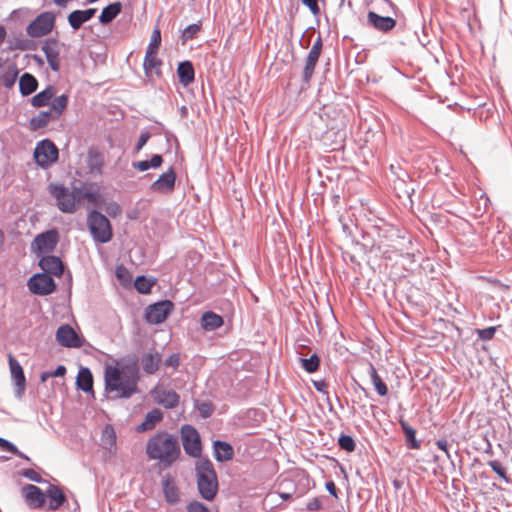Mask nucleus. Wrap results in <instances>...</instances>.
Returning a JSON list of instances; mask_svg holds the SVG:
<instances>
[{"label":"nucleus","mask_w":512,"mask_h":512,"mask_svg":"<svg viewBox=\"0 0 512 512\" xmlns=\"http://www.w3.org/2000/svg\"><path fill=\"white\" fill-rule=\"evenodd\" d=\"M164 365L167 366V367H172L173 369H177L178 366L180 365V356L178 353H172L171 355H169L165 361H164Z\"/></svg>","instance_id":"nucleus-61"},{"label":"nucleus","mask_w":512,"mask_h":512,"mask_svg":"<svg viewBox=\"0 0 512 512\" xmlns=\"http://www.w3.org/2000/svg\"><path fill=\"white\" fill-rule=\"evenodd\" d=\"M56 87L54 85H48L42 91L36 93L30 100V103L35 108H42L45 106H49L51 100L54 98L56 94Z\"/></svg>","instance_id":"nucleus-27"},{"label":"nucleus","mask_w":512,"mask_h":512,"mask_svg":"<svg viewBox=\"0 0 512 512\" xmlns=\"http://www.w3.org/2000/svg\"><path fill=\"white\" fill-rule=\"evenodd\" d=\"M105 211L110 217L115 218L121 213L122 210L117 202L111 201L107 203Z\"/></svg>","instance_id":"nucleus-57"},{"label":"nucleus","mask_w":512,"mask_h":512,"mask_svg":"<svg viewBox=\"0 0 512 512\" xmlns=\"http://www.w3.org/2000/svg\"><path fill=\"white\" fill-rule=\"evenodd\" d=\"M223 324V317L211 310L203 312L200 317V326L204 331H215Z\"/></svg>","instance_id":"nucleus-26"},{"label":"nucleus","mask_w":512,"mask_h":512,"mask_svg":"<svg viewBox=\"0 0 512 512\" xmlns=\"http://www.w3.org/2000/svg\"><path fill=\"white\" fill-rule=\"evenodd\" d=\"M151 134L147 131H142L138 137V140L135 144V151L139 152L142 148L147 144L150 139Z\"/></svg>","instance_id":"nucleus-60"},{"label":"nucleus","mask_w":512,"mask_h":512,"mask_svg":"<svg viewBox=\"0 0 512 512\" xmlns=\"http://www.w3.org/2000/svg\"><path fill=\"white\" fill-rule=\"evenodd\" d=\"M322 52L316 49L311 48L308 52L306 59H305V65L302 72V82L305 85H309L310 81L313 77L316 65L319 61V58L321 56Z\"/></svg>","instance_id":"nucleus-23"},{"label":"nucleus","mask_w":512,"mask_h":512,"mask_svg":"<svg viewBox=\"0 0 512 512\" xmlns=\"http://www.w3.org/2000/svg\"><path fill=\"white\" fill-rule=\"evenodd\" d=\"M59 242V232L55 229L43 231L31 242V251L39 257L53 252Z\"/></svg>","instance_id":"nucleus-8"},{"label":"nucleus","mask_w":512,"mask_h":512,"mask_svg":"<svg viewBox=\"0 0 512 512\" xmlns=\"http://www.w3.org/2000/svg\"><path fill=\"white\" fill-rule=\"evenodd\" d=\"M132 167L139 172H145L151 169L149 160H139V161H133Z\"/></svg>","instance_id":"nucleus-64"},{"label":"nucleus","mask_w":512,"mask_h":512,"mask_svg":"<svg viewBox=\"0 0 512 512\" xmlns=\"http://www.w3.org/2000/svg\"><path fill=\"white\" fill-rule=\"evenodd\" d=\"M52 120H57V117H54L52 111H40L37 116L30 118L28 127L31 131L35 132L42 128L47 127L49 122Z\"/></svg>","instance_id":"nucleus-35"},{"label":"nucleus","mask_w":512,"mask_h":512,"mask_svg":"<svg viewBox=\"0 0 512 512\" xmlns=\"http://www.w3.org/2000/svg\"><path fill=\"white\" fill-rule=\"evenodd\" d=\"M37 88L38 80L33 74L25 72L19 77V92L23 97L31 95Z\"/></svg>","instance_id":"nucleus-32"},{"label":"nucleus","mask_w":512,"mask_h":512,"mask_svg":"<svg viewBox=\"0 0 512 512\" xmlns=\"http://www.w3.org/2000/svg\"><path fill=\"white\" fill-rule=\"evenodd\" d=\"M337 444L340 449L344 450L347 453H351L356 449L355 439L348 434L341 433L338 437Z\"/></svg>","instance_id":"nucleus-46"},{"label":"nucleus","mask_w":512,"mask_h":512,"mask_svg":"<svg viewBox=\"0 0 512 512\" xmlns=\"http://www.w3.org/2000/svg\"><path fill=\"white\" fill-rule=\"evenodd\" d=\"M301 3L307 7L310 13L316 18L317 23H319V16L321 14V9L319 6L320 0H300ZM321 2H325V0H321Z\"/></svg>","instance_id":"nucleus-52"},{"label":"nucleus","mask_w":512,"mask_h":512,"mask_svg":"<svg viewBox=\"0 0 512 512\" xmlns=\"http://www.w3.org/2000/svg\"><path fill=\"white\" fill-rule=\"evenodd\" d=\"M213 457L219 463L231 461L234 458L235 451L233 446L223 440H214L212 442Z\"/></svg>","instance_id":"nucleus-21"},{"label":"nucleus","mask_w":512,"mask_h":512,"mask_svg":"<svg viewBox=\"0 0 512 512\" xmlns=\"http://www.w3.org/2000/svg\"><path fill=\"white\" fill-rule=\"evenodd\" d=\"M177 174L175 169L171 166L169 169L151 183L150 190L156 193L169 194L175 189Z\"/></svg>","instance_id":"nucleus-16"},{"label":"nucleus","mask_w":512,"mask_h":512,"mask_svg":"<svg viewBox=\"0 0 512 512\" xmlns=\"http://www.w3.org/2000/svg\"><path fill=\"white\" fill-rule=\"evenodd\" d=\"M500 328V325L497 326H489L485 328H477L475 329V334L477 335L478 339L487 342L494 338L497 330Z\"/></svg>","instance_id":"nucleus-48"},{"label":"nucleus","mask_w":512,"mask_h":512,"mask_svg":"<svg viewBox=\"0 0 512 512\" xmlns=\"http://www.w3.org/2000/svg\"><path fill=\"white\" fill-rule=\"evenodd\" d=\"M115 275H116V278L119 280V282L124 286L130 284L132 281L131 272L123 264H120L116 267Z\"/></svg>","instance_id":"nucleus-49"},{"label":"nucleus","mask_w":512,"mask_h":512,"mask_svg":"<svg viewBox=\"0 0 512 512\" xmlns=\"http://www.w3.org/2000/svg\"><path fill=\"white\" fill-rule=\"evenodd\" d=\"M367 23L377 31L388 33L395 28L397 21L390 16H382L374 11H369Z\"/></svg>","instance_id":"nucleus-19"},{"label":"nucleus","mask_w":512,"mask_h":512,"mask_svg":"<svg viewBox=\"0 0 512 512\" xmlns=\"http://www.w3.org/2000/svg\"><path fill=\"white\" fill-rule=\"evenodd\" d=\"M43 53L50 69L53 72L60 70V42L56 37H48L44 40L42 47Z\"/></svg>","instance_id":"nucleus-13"},{"label":"nucleus","mask_w":512,"mask_h":512,"mask_svg":"<svg viewBox=\"0 0 512 512\" xmlns=\"http://www.w3.org/2000/svg\"><path fill=\"white\" fill-rule=\"evenodd\" d=\"M163 416L164 414L159 408H154L148 411L143 421L136 427V431L145 432L148 430H152L157 423L162 421Z\"/></svg>","instance_id":"nucleus-29"},{"label":"nucleus","mask_w":512,"mask_h":512,"mask_svg":"<svg viewBox=\"0 0 512 512\" xmlns=\"http://www.w3.org/2000/svg\"><path fill=\"white\" fill-rule=\"evenodd\" d=\"M156 401L166 409H174L179 405L180 396L176 391L172 389L162 390L159 392Z\"/></svg>","instance_id":"nucleus-37"},{"label":"nucleus","mask_w":512,"mask_h":512,"mask_svg":"<svg viewBox=\"0 0 512 512\" xmlns=\"http://www.w3.org/2000/svg\"><path fill=\"white\" fill-rule=\"evenodd\" d=\"M55 338L60 346L66 348H80L85 341L69 324L60 325L56 330Z\"/></svg>","instance_id":"nucleus-12"},{"label":"nucleus","mask_w":512,"mask_h":512,"mask_svg":"<svg viewBox=\"0 0 512 512\" xmlns=\"http://www.w3.org/2000/svg\"><path fill=\"white\" fill-rule=\"evenodd\" d=\"M180 437L185 453L192 458L200 459L202 443L198 430L190 424H184L180 429Z\"/></svg>","instance_id":"nucleus-7"},{"label":"nucleus","mask_w":512,"mask_h":512,"mask_svg":"<svg viewBox=\"0 0 512 512\" xmlns=\"http://www.w3.org/2000/svg\"><path fill=\"white\" fill-rule=\"evenodd\" d=\"M21 476L29 479L30 481L36 483H45L46 481L41 477V475L36 472L33 468H25L21 471Z\"/></svg>","instance_id":"nucleus-54"},{"label":"nucleus","mask_w":512,"mask_h":512,"mask_svg":"<svg viewBox=\"0 0 512 512\" xmlns=\"http://www.w3.org/2000/svg\"><path fill=\"white\" fill-rule=\"evenodd\" d=\"M163 62L160 58L157 57V55H149L145 54L144 61H143V69L144 73L147 77H150L152 72L155 71V74L159 77L161 76V70L160 67L162 66Z\"/></svg>","instance_id":"nucleus-40"},{"label":"nucleus","mask_w":512,"mask_h":512,"mask_svg":"<svg viewBox=\"0 0 512 512\" xmlns=\"http://www.w3.org/2000/svg\"><path fill=\"white\" fill-rule=\"evenodd\" d=\"M33 157L40 168L48 169L58 161L59 150L52 140L45 138L36 144Z\"/></svg>","instance_id":"nucleus-5"},{"label":"nucleus","mask_w":512,"mask_h":512,"mask_svg":"<svg viewBox=\"0 0 512 512\" xmlns=\"http://www.w3.org/2000/svg\"><path fill=\"white\" fill-rule=\"evenodd\" d=\"M103 437L105 438L106 444L110 447L116 445V435L113 427L111 425H106L103 430Z\"/></svg>","instance_id":"nucleus-56"},{"label":"nucleus","mask_w":512,"mask_h":512,"mask_svg":"<svg viewBox=\"0 0 512 512\" xmlns=\"http://www.w3.org/2000/svg\"><path fill=\"white\" fill-rule=\"evenodd\" d=\"M69 104V96L66 93L59 95L58 97L51 100L50 111L53 112L54 117L57 119L63 114Z\"/></svg>","instance_id":"nucleus-41"},{"label":"nucleus","mask_w":512,"mask_h":512,"mask_svg":"<svg viewBox=\"0 0 512 512\" xmlns=\"http://www.w3.org/2000/svg\"><path fill=\"white\" fill-rule=\"evenodd\" d=\"M202 28L201 21L193 23L184 28L181 32V43L185 44L187 41L194 39Z\"/></svg>","instance_id":"nucleus-45"},{"label":"nucleus","mask_w":512,"mask_h":512,"mask_svg":"<svg viewBox=\"0 0 512 512\" xmlns=\"http://www.w3.org/2000/svg\"><path fill=\"white\" fill-rule=\"evenodd\" d=\"M194 408L199 412V415L203 419L210 418L215 411V405L213 404L212 401L209 400L202 401L199 399H195Z\"/></svg>","instance_id":"nucleus-43"},{"label":"nucleus","mask_w":512,"mask_h":512,"mask_svg":"<svg viewBox=\"0 0 512 512\" xmlns=\"http://www.w3.org/2000/svg\"><path fill=\"white\" fill-rule=\"evenodd\" d=\"M87 166L92 174H102L104 160L102 154L95 148H89L87 153Z\"/></svg>","instance_id":"nucleus-34"},{"label":"nucleus","mask_w":512,"mask_h":512,"mask_svg":"<svg viewBox=\"0 0 512 512\" xmlns=\"http://www.w3.org/2000/svg\"><path fill=\"white\" fill-rule=\"evenodd\" d=\"M139 367L136 360L122 362L117 360L115 365L104 368V397L106 399H130L140 392Z\"/></svg>","instance_id":"nucleus-1"},{"label":"nucleus","mask_w":512,"mask_h":512,"mask_svg":"<svg viewBox=\"0 0 512 512\" xmlns=\"http://www.w3.org/2000/svg\"><path fill=\"white\" fill-rule=\"evenodd\" d=\"M22 496L30 509H39L46 502V492L33 484H25L21 488Z\"/></svg>","instance_id":"nucleus-17"},{"label":"nucleus","mask_w":512,"mask_h":512,"mask_svg":"<svg viewBox=\"0 0 512 512\" xmlns=\"http://www.w3.org/2000/svg\"><path fill=\"white\" fill-rule=\"evenodd\" d=\"M156 282L157 279L153 276L138 275L133 281V286L139 294L148 295L156 285Z\"/></svg>","instance_id":"nucleus-36"},{"label":"nucleus","mask_w":512,"mask_h":512,"mask_svg":"<svg viewBox=\"0 0 512 512\" xmlns=\"http://www.w3.org/2000/svg\"><path fill=\"white\" fill-rule=\"evenodd\" d=\"M38 258V266L42 273L51 275L52 277L61 278L64 273V262L59 256L53 254L41 255Z\"/></svg>","instance_id":"nucleus-14"},{"label":"nucleus","mask_w":512,"mask_h":512,"mask_svg":"<svg viewBox=\"0 0 512 512\" xmlns=\"http://www.w3.org/2000/svg\"><path fill=\"white\" fill-rule=\"evenodd\" d=\"M96 12L97 8H88L84 10L76 9L68 14L67 21L70 27L76 31L79 30L84 23L90 21Z\"/></svg>","instance_id":"nucleus-20"},{"label":"nucleus","mask_w":512,"mask_h":512,"mask_svg":"<svg viewBox=\"0 0 512 512\" xmlns=\"http://www.w3.org/2000/svg\"><path fill=\"white\" fill-rule=\"evenodd\" d=\"M161 361L162 358L158 352H148L141 357V366L146 374L151 375L159 369Z\"/></svg>","instance_id":"nucleus-30"},{"label":"nucleus","mask_w":512,"mask_h":512,"mask_svg":"<svg viewBox=\"0 0 512 512\" xmlns=\"http://www.w3.org/2000/svg\"><path fill=\"white\" fill-rule=\"evenodd\" d=\"M368 373L370 375L372 385L377 394L381 397L386 396L388 394V387L382 380L380 375L377 373V370L372 363L368 364Z\"/></svg>","instance_id":"nucleus-39"},{"label":"nucleus","mask_w":512,"mask_h":512,"mask_svg":"<svg viewBox=\"0 0 512 512\" xmlns=\"http://www.w3.org/2000/svg\"><path fill=\"white\" fill-rule=\"evenodd\" d=\"M93 374L90 368L86 366H80L76 377V388L82 392L95 397L93 389Z\"/></svg>","instance_id":"nucleus-22"},{"label":"nucleus","mask_w":512,"mask_h":512,"mask_svg":"<svg viewBox=\"0 0 512 512\" xmlns=\"http://www.w3.org/2000/svg\"><path fill=\"white\" fill-rule=\"evenodd\" d=\"M46 498H48V508L50 510H58L67 502L65 493L55 485L50 484L46 490Z\"/></svg>","instance_id":"nucleus-25"},{"label":"nucleus","mask_w":512,"mask_h":512,"mask_svg":"<svg viewBox=\"0 0 512 512\" xmlns=\"http://www.w3.org/2000/svg\"><path fill=\"white\" fill-rule=\"evenodd\" d=\"M3 66L4 61L2 58H0V69L3 68ZM18 77L19 69L17 68L16 64L12 63L6 68L3 76L0 77V82L2 81L3 86L7 89H11L15 85Z\"/></svg>","instance_id":"nucleus-38"},{"label":"nucleus","mask_w":512,"mask_h":512,"mask_svg":"<svg viewBox=\"0 0 512 512\" xmlns=\"http://www.w3.org/2000/svg\"><path fill=\"white\" fill-rule=\"evenodd\" d=\"M493 472H495L501 479H503L506 483H509V477L507 475L506 468L501 464L498 460H491L487 463Z\"/></svg>","instance_id":"nucleus-53"},{"label":"nucleus","mask_w":512,"mask_h":512,"mask_svg":"<svg viewBox=\"0 0 512 512\" xmlns=\"http://www.w3.org/2000/svg\"><path fill=\"white\" fill-rule=\"evenodd\" d=\"M88 189L89 188H87L84 184H82L79 187H73V189L70 192H71V201L73 202L74 205L77 206L79 203H81V201L86 199V193H87Z\"/></svg>","instance_id":"nucleus-50"},{"label":"nucleus","mask_w":512,"mask_h":512,"mask_svg":"<svg viewBox=\"0 0 512 512\" xmlns=\"http://www.w3.org/2000/svg\"><path fill=\"white\" fill-rule=\"evenodd\" d=\"M299 362L301 367L307 373L316 372L321 365V359L317 353H313L310 357H300Z\"/></svg>","instance_id":"nucleus-42"},{"label":"nucleus","mask_w":512,"mask_h":512,"mask_svg":"<svg viewBox=\"0 0 512 512\" xmlns=\"http://www.w3.org/2000/svg\"><path fill=\"white\" fill-rule=\"evenodd\" d=\"M492 244L496 251L505 257V252L512 250V237L508 232L498 231L493 237Z\"/></svg>","instance_id":"nucleus-31"},{"label":"nucleus","mask_w":512,"mask_h":512,"mask_svg":"<svg viewBox=\"0 0 512 512\" xmlns=\"http://www.w3.org/2000/svg\"><path fill=\"white\" fill-rule=\"evenodd\" d=\"M0 449L4 452L11 453L17 451V446L11 441L0 437Z\"/></svg>","instance_id":"nucleus-62"},{"label":"nucleus","mask_w":512,"mask_h":512,"mask_svg":"<svg viewBox=\"0 0 512 512\" xmlns=\"http://www.w3.org/2000/svg\"><path fill=\"white\" fill-rule=\"evenodd\" d=\"M162 493L166 503L170 506L177 505L181 500V491L176 478L171 473H166L161 480Z\"/></svg>","instance_id":"nucleus-15"},{"label":"nucleus","mask_w":512,"mask_h":512,"mask_svg":"<svg viewBox=\"0 0 512 512\" xmlns=\"http://www.w3.org/2000/svg\"><path fill=\"white\" fill-rule=\"evenodd\" d=\"M313 387L316 391H318L321 394H324L327 396V400L329 401L328 396V383L324 379L320 380H312Z\"/></svg>","instance_id":"nucleus-58"},{"label":"nucleus","mask_w":512,"mask_h":512,"mask_svg":"<svg viewBox=\"0 0 512 512\" xmlns=\"http://www.w3.org/2000/svg\"><path fill=\"white\" fill-rule=\"evenodd\" d=\"M399 425L404 435L405 444L408 449L416 450L421 447L420 441L416 438V429L413 428L405 419H399Z\"/></svg>","instance_id":"nucleus-28"},{"label":"nucleus","mask_w":512,"mask_h":512,"mask_svg":"<svg viewBox=\"0 0 512 512\" xmlns=\"http://www.w3.org/2000/svg\"><path fill=\"white\" fill-rule=\"evenodd\" d=\"M146 454L149 459L159 461L160 470L171 467L181 455L177 436L166 430L158 431L147 441Z\"/></svg>","instance_id":"nucleus-2"},{"label":"nucleus","mask_w":512,"mask_h":512,"mask_svg":"<svg viewBox=\"0 0 512 512\" xmlns=\"http://www.w3.org/2000/svg\"><path fill=\"white\" fill-rule=\"evenodd\" d=\"M308 511H319L322 509V500L319 497H314L308 501L306 505Z\"/></svg>","instance_id":"nucleus-63"},{"label":"nucleus","mask_w":512,"mask_h":512,"mask_svg":"<svg viewBox=\"0 0 512 512\" xmlns=\"http://www.w3.org/2000/svg\"><path fill=\"white\" fill-rule=\"evenodd\" d=\"M196 484L200 497L213 501L219 491L218 477L213 463L208 458H200L195 464Z\"/></svg>","instance_id":"nucleus-3"},{"label":"nucleus","mask_w":512,"mask_h":512,"mask_svg":"<svg viewBox=\"0 0 512 512\" xmlns=\"http://www.w3.org/2000/svg\"><path fill=\"white\" fill-rule=\"evenodd\" d=\"M122 7L123 6L120 1L108 4L102 9L98 17V21L102 25H107L111 23L122 12Z\"/></svg>","instance_id":"nucleus-33"},{"label":"nucleus","mask_w":512,"mask_h":512,"mask_svg":"<svg viewBox=\"0 0 512 512\" xmlns=\"http://www.w3.org/2000/svg\"><path fill=\"white\" fill-rule=\"evenodd\" d=\"M160 45H161V31L158 27H156L153 31H152V35H151V39H150V42L146 48V52L145 54H149V55H157L158 54V51H159V48H160Z\"/></svg>","instance_id":"nucleus-44"},{"label":"nucleus","mask_w":512,"mask_h":512,"mask_svg":"<svg viewBox=\"0 0 512 512\" xmlns=\"http://www.w3.org/2000/svg\"><path fill=\"white\" fill-rule=\"evenodd\" d=\"M187 512H211L206 504L198 500H192L187 504Z\"/></svg>","instance_id":"nucleus-55"},{"label":"nucleus","mask_w":512,"mask_h":512,"mask_svg":"<svg viewBox=\"0 0 512 512\" xmlns=\"http://www.w3.org/2000/svg\"><path fill=\"white\" fill-rule=\"evenodd\" d=\"M27 287L34 295L48 296L56 291L57 284L51 275L38 272L28 279Z\"/></svg>","instance_id":"nucleus-11"},{"label":"nucleus","mask_w":512,"mask_h":512,"mask_svg":"<svg viewBox=\"0 0 512 512\" xmlns=\"http://www.w3.org/2000/svg\"><path fill=\"white\" fill-rule=\"evenodd\" d=\"M86 200L97 207H101L105 202L103 195L100 193L98 189H88L86 193Z\"/></svg>","instance_id":"nucleus-51"},{"label":"nucleus","mask_w":512,"mask_h":512,"mask_svg":"<svg viewBox=\"0 0 512 512\" xmlns=\"http://www.w3.org/2000/svg\"><path fill=\"white\" fill-rule=\"evenodd\" d=\"M8 363L11 377L16 386V396L20 397L26 388V377L19 361L12 355H8Z\"/></svg>","instance_id":"nucleus-18"},{"label":"nucleus","mask_w":512,"mask_h":512,"mask_svg":"<svg viewBox=\"0 0 512 512\" xmlns=\"http://www.w3.org/2000/svg\"><path fill=\"white\" fill-rule=\"evenodd\" d=\"M315 32V27H309L305 30L304 34L302 35L299 44L302 48L306 49L310 45L311 41V34Z\"/></svg>","instance_id":"nucleus-59"},{"label":"nucleus","mask_w":512,"mask_h":512,"mask_svg":"<svg viewBox=\"0 0 512 512\" xmlns=\"http://www.w3.org/2000/svg\"><path fill=\"white\" fill-rule=\"evenodd\" d=\"M10 49L20 51L36 50L37 42L29 38H16L14 44L10 46Z\"/></svg>","instance_id":"nucleus-47"},{"label":"nucleus","mask_w":512,"mask_h":512,"mask_svg":"<svg viewBox=\"0 0 512 512\" xmlns=\"http://www.w3.org/2000/svg\"><path fill=\"white\" fill-rule=\"evenodd\" d=\"M175 308L173 301L169 299L159 300L149 304L145 308V321L152 325H158L166 321Z\"/></svg>","instance_id":"nucleus-9"},{"label":"nucleus","mask_w":512,"mask_h":512,"mask_svg":"<svg viewBox=\"0 0 512 512\" xmlns=\"http://www.w3.org/2000/svg\"><path fill=\"white\" fill-rule=\"evenodd\" d=\"M87 227L96 243L106 244L113 238V227L110 220L97 209L88 212Z\"/></svg>","instance_id":"nucleus-4"},{"label":"nucleus","mask_w":512,"mask_h":512,"mask_svg":"<svg viewBox=\"0 0 512 512\" xmlns=\"http://www.w3.org/2000/svg\"><path fill=\"white\" fill-rule=\"evenodd\" d=\"M176 73L179 83L184 87L189 86L195 80V69L190 60L179 62Z\"/></svg>","instance_id":"nucleus-24"},{"label":"nucleus","mask_w":512,"mask_h":512,"mask_svg":"<svg viewBox=\"0 0 512 512\" xmlns=\"http://www.w3.org/2000/svg\"><path fill=\"white\" fill-rule=\"evenodd\" d=\"M47 190L55 198L59 211L66 214L76 212L77 206L71 201V192L68 187L62 183L51 182L48 184Z\"/></svg>","instance_id":"nucleus-10"},{"label":"nucleus","mask_w":512,"mask_h":512,"mask_svg":"<svg viewBox=\"0 0 512 512\" xmlns=\"http://www.w3.org/2000/svg\"><path fill=\"white\" fill-rule=\"evenodd\" d=\"M55 21L56 14L54 12H41L26 26V33L32 38L44 37L54 29Z\"/></svg>","instance_id":"nucleus-6"}]
</instances>
